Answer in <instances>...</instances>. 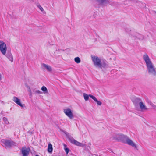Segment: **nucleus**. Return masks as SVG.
Masks as SVG:
<instances>
[{
    "mask_svg": "<svg viewBox=\"0 0 156 156\" xmlns=\"http://www.w3.org/2000/svg\"><path fill=\"white\" fill-rule=\"evenodd\" d=\"M35 156H39V155H35Z\"/></svg>",
    "mask_w": 156,
    "mask_h": 156,
    "instance_id": "5701e85b",
    "label": "nucleus"
},
{
    "mask_svg": "<svg viewBox=\"0 0 156 156\" xmlns=\"http://www.w3.org/2000/svg\"><path fill=\"white\" fill-rule=\"evenodd\" d=\"M100 3H103L104 2L107 1L108 0H99Z\"/></svg>",
    "mask_w": 156,
    "mask_h": 156,
    "instance_id": "412c9836",
    "label": "nucleus"
},
{
    "mask_svg": "<svg viewBox=\"0 0 156 156\" xmlns=\"http://www.w3.org/2000/svg\"><path fill=\"white\" fill-rule=\"evenodd\" d=\"M139 105L140 108L142 110H147V108L146 107L145 105L142 102H140L139 103Z\"/></svg>",
    "mask_w": 156,
    "mask_h": 156,
    "instance_id": "ddd939ff",
    "label": "nucleus"
},
{
    "mask_svg": "<svg viewBox=\"0 0 156 156\" xmlns=\"http://www.w3.org/2000/svg\"><path fill=\"white\" fill-rule=\"evenodd\" d=\"M92 60L94 62V65L98 67L101 68L102 65L101 63V59L97 56H92Z\"/></svg>",
    "mask_w": 156,
    "mask_h": 156,
    "instance_id": "f03ea898",
    "label": "nucleus"
},
{
    "mask_svg": "<svg viewBox=\"0 0 156 156\" xmlns=\"http://www.w3.org/2000/svg\"><path fill=\"white\" fill-rule=\"evenodd\" d=\"M126 143L128 145H130L133 147H136V144L131 140L129 139H127Z\"/></svg>",
    "mask_w": 156,
    "mask_h": 156,
    "instance_id": "9d476101",
    "label": "nucleus"
},
{
    "mask_svg": "<svg viewBox=\"0 0 156 156\" xmlns=\"http://www.w3.org/2000/svg\"><path fill=\"white\" fill-rule=\"evenodd\" d=\"M70 142L72 143L73 144L77 146H81L82 145V144L80 143L74 139H70Z\"/></svg>",
    "mask_w": 156,
    "mask_h": 156,
    "instance_id": "1a4fd4ad",
    "label": "nucleus"
},
{
    "mask_svg": "<svg viewBox=\"0 0 156 156\" xmlns=\"http://www.w3.org/2000/svg\"><path fill=\"white\" fill-rule=\"evenodd\" d=\"M7 57L9 58V59L11 60L12 62L13 60V58L12 55L11 54H10V55L9 56H7Z\"/></svg>",
    "mask_w": 156,
    "mask_h": 156,
    "instance_id": "6ab92c4d",
    "label": "nucleus"
},
{
    "mask_svg": "<svg viewBox=\"0 0 156 156\" xmlns=\"http://www.w3.org/2000/svg\"><path fill=\"white\" fill-rule=\"evenodd\" d=\"M2 76L0 74V80H1Z\"/></svg>",
    "mask_w": 156,
    "mask_h": 156,
    "instance_id": "4be33fe9",
    "label": "nucleus"
},
{
    "mask_svg": "<svg viewBox=\"0 0 156 156\" xmlns=\"http://www.w3.org/2000/svg\"><path fill=\"white\" fill-rule=\"evenodd\" d=\"M63 112L70 119H72L73 117V114L71 110L69 108L64 109Z\"/></svg>",
    "mask_w": 156,
    "mask_h": 156,
    "instance_id": "423d86ee",
    "label": "nucleus"
},
{
    "mask_svg": "<svg viewBox=\"0 0 156 156\" xmlns=\"http://www.w3.org/2000/svg\"><path fill=\"white\" fill-rule=\"evenodd\" d=\"M83 97L84 98L85 100L86 101H87L89 99V97L90 96L89 95H88L86 93L83 94Z\"/></svg>",
    "mask_w": 156,
    "mask_h": 156,
    "instance_id": "2eb2a0df",
    "label": "nucleus"
},
{
    "mask_svg": "<svg viewBox=\"0 0 156 156\" xmlns=\"http://www.w3.org/2000/svg\"><path fill=\"white\" fill-rule=\"evenodd\" d=\"M38 8L40 9V10L42 11L43 12L44 11V9L40 5L38 6Z\"/></svg>",
    "mask_w": 156,
    "mask_h": 156,
    "instance_id": "aec40b11",
    "label": "nucleus"
},
{
    "mask_svg": "<svg viewBox=\"0 0 156 156\" xmlns=\"http://www.w3.org/2000/svg\"><path fill=\"white\" fill-rule=\"evenodd\" d=\"M41 90L43 91H46L47 92V89L46 87L44 86L42 87H41Z\"/></svg>",
    "mask_w": 156,
    "mask_h": 156,
    "instance_id": "a211bd4d",
    "label": "nucleus"
},
{
    "mask_svg": "<svg viewBox=\"0 0 156 156\" xmlns=\"http://www.w3.org/2000/svg\"><path fill=\"white\" fill-rule=\"evenodd\" d=\"M13 100L15 102L21 107H23L24 106V105H23L21 103L20 100L18 99L17 97L15 96L13 97Z\"/></svg>",
    "mask_w": 156,
    "mask_h": 156,
    "instance_id": "0eeeda50",
    "label": "nucleus"
},
{
    "mask_svg": "<svg viewBox=\"0 0 156 156\" xmlns=\"http://www.w3.org/2000/svg\"><path fill=\"white\" fill-rule=\"evenodd\" d=\"M0 50L3 55H5L7 50L5 44L3 41L0 40Z\"/></svg>",
    "mask_w": 156,
    "mask_h": 156,
    "instance_id": "7ed1b4c3",
    "label": "nucleus"
},
{
    "mask_svg": "<svg viewBox=\"0 0 156 156\" xmlns=\"http://www.w3.org/2000/svg\"><path fill=\"white\" fill-rule=\"evenodd\" d=\"M43 66L45 68L47 69L49 71H51L52 70V68L51 66H48L45 64H43Z\"/></svg>",
    "mask_w": 156,
    "mask_h": 156,
    "instance_id": "4468645a",
    "label": "nucleus"
},
{
    "mask_svg": "<svg viewBox=\"0 0 156 156\" xmlns=\"http://www.w3.org/2000/svg\"><path fill=\"white\" fill-rule=\"evenodd\" d=\"M64 147V149L66 151V154H67L69 153V149L68 148L66 147V146L65 144H63Z\"/></svg>",
    "mask_w": 156,
    "mask_h": 156,
    "instance_id": "f3484780",
    "label": "nucleus"
},
{
    "mask_svg": "<svg viewBox=\"0 0 156 156\" xmlns=\"http://www.w3.org/2000/svg\"><path fill=\"white\" fill-rule=\"evenodd\" d=\"M52 150V145L50 143H49L48 145V151L49 153H51Z\"/></svg>",
    "mask_w": 156,
    "mask_h": 156,
    "instance_id": "f8f14e48",
    "label": "nucleus"
},
{
    "mask_svg": "<svg viewBox=\"0 0 156 156\" xmlns=\"http://www.w3.org/2000/svg\"><path fill=\"white\" fill-rule=\"evenodd\" d=\"M89 96H90V97L95 102H96L97 103V104L99 105H101L102 104L101 102L100 101H98L97 98H96V97H94V96L92 95H91V94H89Z\"/></svg>",
    "mask_w": 156,
    "mask_h": 156,
    "instance_id": "9b49d317",
    "label": "nucleus"
},
{
    "mask_svg": "<svg viewBox=\"0 0 156 156\" xmlns=\"http://www.w3.org/2000/svg\"><path fill=\"white\" fill-rule=\"evenodd\" d=\"M30 149L29 147L26 148L25 146L22 147L21 151L23 156H28L29 154Z\"/></svg>",
    "mask_w": 156,
    "mask_h": 156,
    "instance_id": "39448f33",
    "label": "nucleus"
},
{
    "mask_svg": "<svg viewBox=\"0 0 156 156\" xmlns=\"http://www.w3.org/2000/svg\"><path fill=\"white\" fill-rule=\"evenodd\" d=\"M125 137V136L122 134H118L114 137V139L117 140H122Z\"/></svg>",
    "mask_w": 156,
    "mask_h": 156,
    "instance_id": "6e6552de",
    "label": "nucleus"
},
{
    "mask_svg": "<svg viewBox=\"0 0 156 156\" xmlns=\"http://www.w3.org/2000/svg\"><path fill=\"white\" fill-rule=\"evenodd\" d=\"M40 91H38V93H40Z\"/></svg>",
    "mask_w": 156,
    "mask_h": 156,
    "instance_id": "b1692460",
    "label": "nucleus"
},
{
    "mask_svg": "<svg viewBox=\"0 0 156 156\" xmlns=\"http://www.w3.org/2000/svg\"><path fill=\"white\" fill-rule=\"evenodd\" d=\"M143 58L146 63L149 73L154 75H156L155 69L147 54L145 53L143 55Z\"/></svg>",
    "mask_w": 156,
    "mask_h": 156,
    "instance_id": "f257e3e1",
    "label": "nucleus"
},
{
    "mask_svg": "<svg viewBox=\"0 0 156 156\" xmlns=\"http://www.w3.org/2000/svg\"><path fill=\"white\" fill-rule=\"evenodd\" d=\"M74 60L75 62H76L77 63H79L80 62V59L79 57H76L74 58Z\"/></svg>",
    "mask_w": 156,
    "mask_h": 156,
    "instance_id": "dca6fc26",
    "label": "nucleus"
},
{
    "mask_svg": "<svg viewBox=\"0 0 156 156\" xmlns=\"http://www.w3.org/2000/svg\"><path fill=\"white\" fill-rule=\"evenodd\" d=\"M2 141L4 146L5 148L10 147L12 145H14L15 144L14 142L10 140H3Z\"/></svg>",
    "mask_w": 156,
    "mask_h": 156,
    "instance_id": "20e7f679",
    "label": "nucleus"
}]
</instances>
